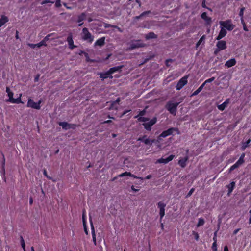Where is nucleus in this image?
Wrapping results in <instances>:
<instances>
[{
  "mask_svg": "<svg viewBox=\"0 0 251 251\" xmlns=\"http://www.w3.org/2000/svg\"><path fill=\"white\" fill-rule=\"evenodd\" d=\"M202 6H203V7H205V3H204V2H203L202 3Z\"/></svg>",
  "mask_w": 251,
  "mask_h": 251,
  "instance_id": "obj_63",
  "label": "nucleus"
},
{
  "mask_svg": "<svg viewBox=\"0 0 251 251\" xmlns=\"http://www.w3.org/2000/svg\"><path fill=\"white\" fill-rule=\"evenodd\" d=\"M245 156V154L244 153H242L240 157L239 160L236 162L240 165H241L244 162V157Z\"/></svg>",
  "mask_w": 251,
  "mask_h": 251,
  "instance_id": "obj_29",
  "label": "nucleus"
},
{
  "mask_svg": "<svg viewBox=\"0 0 251 251\" xmlns=\"http://www.w3.org/2000/svg\"><path fill=\"white\" fill-rule=\"evenodd\" d=\"M3 162L2 163V169H1V173L3 174V175H4V173H5V169H4L5 158L3 156Z\"/></svg>",
  "mask_w": 251,
  "mask_h": 251,
  "instance_id": "obj_36",
  "label": "nucleus"
},
{
  "mask_svg": "<svg viewBox=\"0 0 251 251\" xmlns=\"http://www.w3.org/2000/svg\"><path fill=\"white\" fill-rule=\"evenodd\" d=\"M82 220H83V225H85V224H86V217L84 213H83Z\"/></svg>",
  "mask_w": 251,
  "mask_h": 251,
  "instance_id": "obj_41",
  "label": "nucleus"
},
{
  "mask_svg": "<svg viewBox=\"0 0 251 251\" xmlns=\"http://www.w3.org/2000/svg\"><path fill=\"white\" fill-rule=\"evenodd\" d=\"M58 152H59V149H57V150L55 151V153H58Z\"/></svg>",
  "mask_w": 251,
  "mask_h": 251,
  "instance_id": "obj_64",
  "label": "nucleus"
},
{
  "mask_svg": "<svg viewBox=\"0 0 251 251\" xmlns=\"http://www.w3.org/2000/svg\"><path fill=\"white\" fill-rule=\"evenodd\" d=\"M130 176L133 177H134L135 178H138V179H142V178L141 177H137L136 176H135L134 175H132V174H131V176Z\"/></svg>",
  "mask_w": 251,
  "mask_h": 251,
  "instance_id": "obj_50",
  "label": "nucleus"
},
{
  "mask_svg": "<svg viewBox=\"0 0 251 251\" xmlns=\"http://www.w3.org/2000/svg\"><path fill=\"white\" fill-rule=\"evenodd\" d=\"M220 27L227 30L228 31L232 30L235 27V25L232 23L231 20H227L226 21H220L219 22Z\"/></svg>",
  "mask_w": 251,
  "mask_h": 251,
  "instance_id": "obj_2",
  "label": "nucleus"
},
{
  "mask_svg": "<svg viewBox=\"0 0 251 251\" xmlns=\"http://www.w3.org/2000/svg\"><path fill=\"white\" fill-rule=\"evenodd\" d=\"M50 36V35H49L46 36L45 38L44 39V40H43L42 41H41L39 43L36 44V47L40 48L42 46H46V42L49 39V37Z\"/></svg>",
  "mask_w": 251,
  "mask_h": 251,
  "instance_id": "obj_20",
  "label": "nucleus"
},
{
  "mask_svg": "<svg viewBox=\"0 0 251 251\" xmlns=\"http://www.w3.org/2000/svg\"><path fill=\"white\" fill-rule=\"evenodd\" d=\"M157 205L158 207L159 208V215L161 221L165 215V207L166 206V204L162 202H159Z\"/></svg>",
  "mask_w": 251,
  "mask_h": 251,
  "instance_id": "obj_7",
  "label": "nucleus"
},
{
  "mask_svg": "<svg viewBox=\"0 0 251 251\" xmlns=\"http://www.w3.org/2000/svg\"><path fill=\"white\" fill-rule=\"evenodd\" d=\"M220 31L218 35L217 36L216 39L218 40H220L221 39L224 37L227 34V32L226 30L222 28V27H220Z\"/></svg>",
  "mask_w": 251,
  "mask_h": 251,
  "instance_id": "obj_14",
  "label": "nucleus"
},
{
  "mask_svg": "<svg viewBox=\"0 0 251 251\" xmlns=\"http://www.w3.org/2000/svg\"><path fill=\"white\" fill-rule=\"evenodd\" d=\"M156 118L154 117L152 119L150 120L149 122L145 123L143 124L145 128L147 130H151V126L156 122Z\"/></svg>",
  "mask_w": 251,
  "mask_h": 251,
  "instance_id": "obj_10",
  "label": "nucleus"
},
{
  "mask_svg": "<svg viewBox=\"0 0 251 251\" xmlns=\"http://www.w3.org/2000/svg\"><path fill=\"white\" fill-rule=\"evenodd\" d=\"M249 214H250V217L249 218V223L250 224H251V210H250L249 211Z\"/></svg>",
  "mask_w": 251,
  "mask_h": 251,
  "instance_id": "obj_53",
  "label": "nucleus"
},
{
  "mask_svg": "<svg viewBox=\"0 0 251 251\" xmlns=\"http://www.w3.org/2000/svg\"><path fill=\"white\" fill-rule=\"evenodd\" d=\"M98 75H100V76L102 80H104V79L108 77L110 75L108 71L105 73H99Z\"/></svg>",
  "mask_w": 251,
  "mask_h": 251,
  "instance_id": "obj_24",
  "label": "nucleus"
},
{
  "mask_svg": "<svg viewBox=\"0 0 251 251\" xmlns=\"http://www.w3.org/2000/svg\"><path fill=\"white\" fill-rule=\"evenodd\" d=\"M48 3H53V2H51L49 0H45V1H43V2H42L41 4H45Z\"/></svg>",
  "mask_w": 251,
  "mask_h": 251,
  "instance_id": "obj_46",
  "label": "nucleus"
},
{
  "mask_svg": "<svg viewBox=\"0 0 251 251\" xmlns=\"http://www.w3.org/2000/svg\"><path fill=\"white\" fill-rule=\"evenodd\" d=\"M131 189H132V190L133 191H134V192H137V191H139V189H135V188H134V186H132L131 187Z\"/></svg>",
  "mask_w": 251,
  "mask_h": 251,
  "instance_id": "obj_55",
  "label": "nucleus"
},
{
  "mask_svg": "<svg viewBox=\"0 0 251 251\" xmlns=\"http://www.w3.org/2000/svg\"><path fill=\"white\" fill-rule=\"evenodd\" d=\"M90 223H91V232H92L93 241V242H94V244H95V245H96L97 241H96V233H95L94 226H93L91 220H90Z\"/></svg>",
  "mask_w": 251,
  "mask_h": 251,
  "instance_id": "obj_18",
  "label": "nucleus"
},
{
  "mask_svg": "<svg viewBox=\"0 0 251 251\" xmlns=\"http://www.w3.org/2000/svg\"><path fill=\"white\" fill-rule=\"evenodd\" d=\"M204 224V219L201 218L199 219V221H198L197 226V227H199L200 226L203 225Z\"/></svg>",
  "mask_w": 251,
  "mask_h": 251,
  "instance_id": "obj_31",
  "label": "nucleus"
},
{
  "mask_svg": "<svg viewBox=\"0 0 251 251\" xmlns=\"http://www.w3.org/2000/svg\"><path fill=\"white\" fill-rule=\"evenodd\" d=\"M131 176V174L130 173V172H125L123 173H122L121 174H120L119 175H118V177H124V176Z\"/></svg>",
  "mask_w": 251,
  "mask_h": 251,
  "instance_id": "obj_33",
  "label": "nucleus"
},
{
  "mask_svg": "<svg viewBox=\"0 0 251 251\" xmlns=\"http://www.w3.org/2000/svg\"><path fill=\"white\" fill-rule=\"evenodd\" d=\"M238 231H239V229H237V230H235L234 232V233L235 234H236L238 232Z\"/></svg>",
  "mask_w": 251,
  "mask_h": 251,
  "instance_id": "obj_61",
  "label": "nucleus"
},
{
  "mask_svg": "<svg viewBox=\"0 0 251 251\" xmlns=\"http://www.w3.org/2000/svg\"><path fill=\"white\" fill-rule=\"evenodd\" d=\"M217 242H214L212 244V249L214 251H217Z\"/></svg>",
  "mask_w": 251,
  "mask_h": 251,
  "instance_id": "obj_39",
  "label": "nucleus"
},
{
  "mask_svg": "<svg viewBox=\"0 0 251 251\" xmlns=\"http://www.w3.org/2000/svg\"><path fill=\"white\" fill-rule=\"evenodd\" d=\"M143 111L140 112V114L137 116H136L135 118H138V120L140 121L146 122L148 121V119L143 117L142 116L143 115Z\"/></svg>",
  "mask_w": 251,
  "mask_h": 251,
  "instance_id": "obj_26",
  "label": "nucleus"
},
{
  "mask_svg": "<svg viewBox=\"0 0 251 251\" xmlns=\"http://www.w3.org/2000/svg\"><path fill=\"white\" fill-rule=\"evenodd\" d=\"M224 251H228V249L227 246H225L224 249Z\"/></svg>",
  "mask_w": 251,
  "mask_h": 251,
  "instance_id": "obj_56",
  "label": "nucleus"
},
{
  "mask_svg": "<svg viewBox=\"0 0 251 251\" xmlns=\"http://www.w3.org/2000/svg\"><path fill=\"white\" fill-rule=\"evenodd\" d=\"M229 103V100L226 99L222 104L218 106V108L220 111H223L228 105Z\"/></svg>",
  "mask_w": 251,
  "mask_h": 251,
  "instance_id": "obj_16",
  "label": "nucleus"
},
{
  "mask_svg": "<svg viewBox=\"0 0 251 251\" xmlns=\"http://www.w3.org/2000/svg\"><path fill=\"white\" fill-rule=\"evenodd\" d=\"M85 19V15L84 14L80 15L78 18L77 22L79 23V26H81L83 24L82 21Z\"/></svg>",
  "mask_w": 251,
  "mask_h": 251,
  "instance_id": "obj_25",
  "label": "nucleus"
},
{
  "mask_svg": "<svg viewBox=\"0 0 251 251\" xmlns=\"http://www.w3.org/2000/svg\"><path fill=\"white\" fill-rule=\"evenodd\" d=\"M245 9L244 7H242L240 9V11L239 12V16L241 18L243 17V15H244V12Z\"/></svg>",
  "mask_w": 251,
  "mask_h": 251,
  "instance_id": "obj_38",
  "label": "nucleus"
},
{
  "mask_svg": "<svg viewBox=\"0 0 251 251\" xmlns=\"http://www.w3.org/2000/svg\"><path fill=\"white\" fill-rule=\"evenodd\" d=\"M147 13H148V12H144V13H143L142 14H141L140 15V16H139V17H136V19H138L139 18H140V17H141L143 16L144 15H145V14H147Z\"/></svg>",
  "mask_w": 251,
  "mask_h": 251,
  "instance_id": "obj_49",
  "label": "nucleus"
},
{
  "mask_svg": "<svg viewBox=\"0 0 251 251\" xmlns=\"http://www.w3.org/2000/svg\"><path fill=\"white\" fill-rule=\"evenodd\" d=\"M6 92L7 93V96L8 97V99L6 100L7 102H9L11 103L14 104H19V103H23V102L21 100V97L22 94L19 95V96L17 99L13 98L14 94L12 92H11L9 87H7L6 89Z\"/></svg>",
  "mask_w": 251,
  "mask_h": 251,
  "instance_id": "obj_1",
  "label": "nucleus"
},
{
  "mask_svg": "<svg viewBox=\"0 0 251 251\" xmlns=\"http://www.w3.org/2000/svg\"><path fill=\"white\" fill-rule=\"evenodd\" d=\"M31 251H35L34 248L33 247H31Z\"/></svg>",
  "mask_w": 251,
  "mask_h": 251,
  "instance_id": "obj_62",
  "label": "nucleus"
},
{
  "mask_svg": "<svg viewBox=\"0 0 251 251\" xmlns=\"http://www.w3.org/2000/svg\"><path fill=\"white\" fill-rule=\"evenodd\" d=\"M217 231H215L214 234V237L213 238V240L214 242H217Z\"/></svg>",
  "mask_w": 251,
  "mask_h": 251,
  "instance_id": "obj_44",
  "label": "nucleus"
},
{
  "mask_svg": "<svg viewBox=\"0 0 251 251\" xmlns=\"http://www.w3.org/2000/svg\"><path fill=\"white\" fill-rule=\"evenodd\" d=\"M55 5L56 7H59L60 6V0H57L56 2Z\"/></svg>",
  "mask_w": 251,
  "mask_h": 251,
  "instance_id": "obj_45",
  "label": "nucleus"
},
{
  "mask_svg": "<svg viewBox=\"0 0 251 251\" xmlns=\"http://www.w3.org/2000/svg\"><path fill=\"white\" fill-rule=\"evenodd\" d=\"M151 175H148L146 177V179H149L151 178Z\"/></svg>",
  "mask_w": 251,
  "mask_h": 251,
  "instance_id": "obj_57",
  "label": "nucleus"
},
{
  "mask_svg": "<svg viewBox=\"0 0 251 251\" xmlns=\"http://www.w3.org/2000/svg\"><path fill=\"white\" fill-rule=\"evenodd\" d=\"M59 125L65 130L73 128V126L65 122H59Z\"/></svg>",
  "mask_w": 251,
  "mask_h": 251,
  "instance_id": "obj_17",
  "label": "nucleus"
},
{
  "mask_svg": "<svg viewBox=\"0 0 251 251\" xmlns=\"http://www.w3.org/2000/svg\"><path fill=\"white\" fill-rule=\"evenodd\" d=\"M204 84H201L197 90H196L192 94V96H195L198 95L203 89L204 87Z\"/></svg>",
  "mask_w": 251,
  "mask_h": 251,
  "instance_id": "obj_28",
  "label": "nucleus"
},
{
  "mask_svg": "<svg viewBox=\"0 0 251 251\" xmlns=\"http://www.w3.org/2000/svg\"><path fill=\"white\" fill-rule=\"evenodd\" d=\"M240 166V165L239 164H238L237 162H236L234 165L230 167L229 171L231 172L235 169L239 167Z\"/></svg>",
  "mask_w": 251,
  "mask_h": 251,
  "instance_id": "obj_34",
  "label": "nucleus"
},
{
  "mask_svg": "<svg viewBox=\"0 0 251 251\" xmlns=\"http://www.w3.org/2000/svg\"><path fill=\"white\" fill-rule=\"evenodd\" d=\"M216 46L219 50H225L226 48V43L223 40L219 41L217 43Z\"/></svg>",
  "mask_w": 251,
  "mask_h": 251,
  "instance_id": "obj_11",
  "label": "nucleus"
},
{
  "mask_svg": "<svg viewBox=\"0 0 251 251\" xmlns=\"http://www.w3.org/2000/svg\"><path fill=\"white\" fill-rule=\"evenodd\" d=\"M178 105V103L169 102L167 104L166 108L171 114L175 115L176 114V107Z\"/></svg>",
  "mask_w": 251,
  "mask_h": 251,
  "instance_id": "obj_5",
  "label": "nucleus"
},
{
  "mask_svg": "<svg viewBox=\"0 0 251 251\" xmlns=\"http://www.w3.org/2000/svg\"><path fill=\"white\" fill-rule=\"evenodd\" d=\"M67 42L68 43L69 47L70 49H73L75 48V46L74 45V42L73 40L72 36L70 35L67 38Z\"/></svg>",
  "mask_w": 251,
  "mask_h": 251,
  "instance_id": "obj_19",
  "label": "nucleus"
},
{
  "mask_svg": "<svg viewBox=\"0 0 251 251\" xmlns=\"http://www.w3.org/2000/svg\"><path fill=\"white\" fill-rule=\"evenodd\" d=\"M8 20V18L7 17L2 15L0 19V27L7 22Z\"/></svg>",
  "mask_w": 251,
  "mask_h": 251,
  "instance_id": "obj_23",
  "label": "nucleus"
},
{
  "mask_svg": "<svg viewBox=\"0 0 251 251\" xmlns=\"http://www.w3.org/2000/svg\"><path fill=\"white\" fill-rule=\"evenodd\" d=\"M187 76H184L179 80L176 86V88L177 90H180L184 86L187 84Z\"/></svg>",
  "mask_w": 251,
  "mask_h": 251,
  "instance_id": "obj_6",
  "label": "nucleus"
},
{
  "mask_svg": "<svg viewBox=\"0 0 251 251\" xmlns=\"http://www.w3.org/2000/svg\"><path fill=\"white\" fill-rule=\"evenodd\" d=\"M130 110L125 111V112L123 113L122 115H124L126 114V113H127Z\"/></svg>",
  "mask_w": 251,
  "mask_h": 251,
  "instance_id": "obj_59",
  "label": "nucleus"
},
{
  "mask_svg": "<svg viewBox=\"0 0 251 251\" xmlns=\"http://www.w3.org/2000/svg\"><path fill=\"white\" fill-rule=\"evenodd\" d=\"M81 35V38L83 40L86 41L90 43H91L94 40L93 36L91 34V33L86 28H84L82 29Z\"/></svg>",
  "mask_w": 251,
  "mask_h": 251,
  "instance_id": "obj_3",
  "label": "nucleus"
},
{
  "mask_svg": "<svg viewBox=\"0 0 251 251\" xmlns=\"http://www.w3.org/2000/svg\"><path fill=\"white\" fill-rule=\"evenodd\" d=\"M143 46V43H141L140 41H137L136 43H134L132 45L131 48L134 49V48L142 47Z\"/></svg>",
  "mask_w": 251,
  "mask_h": 251,
  "instance_id": "obj_27",
  "label": "nucleus"
},
{
  "mask_svg": "<svg viewBox=\"0 0 251 251\" xmlns=\"http://www.w3.org/2000/svg\"><path fill=\"white\" fill-rule=\"evenodd\" d=\"M21 245H22L23 249H24V251H25V245L24 241L23 238H22V240H21Z\"/></svg>",
  "mask_w": 251,
  "mask_h": 251,
  "instance_id": "obj_42",
  "label": "nucleus"
},
{
  "mask_svg": "<svg viewBox=\"0 0 251 251\" xmlns=\"http://www.w3.org/2000/svg\"><path fill=\"white\" fill-rule=\"evenodd\" d=\"M236 63V61L235 60V59L234 58H231L228 60H227L226 63H225V66L227 67V68H230V67H231L233 66H234Z\"/></svg>",
  "mask_w": 251,
  "mask_h": 251,
  "instance_id": "obj_15",
  "label": "nucleus"
},
{
  "mask_svg": "<svg viewBox=\"0 0 251 251\" xmlns=\"http://www.w3.org/2000/svg\"><path fill=\"white\" fill-rule=\"evenodd\" d=\"M28 45H29V47H30L32 48H35V47H36V44H29Z\"/></svg>",
  "mask_w": 251,
  "mask_h": 251,
  "instance_id": "obj_48",
  "label": "nucleus"
},
{
  "mask_svg": "<svg viewBox=\"0 0 251 251\" xmlns=\"http://www.w3.org/2000/svg\"><path fill=\"white\" fill-rule=\"evenodd\" d=\"M249 142H245V144H244L242 147V149L243 150H245L248 146V144Z\"/></svg>",
  "mask_w": 251,
  "mask_h": 251,
  "instance_id": "obj_43",
  "label": "nucleus"
},
{
  "mask_svg": "<svg viewBox=\"0 0 251 251\" xmlns=\"http://www.w3.org/2000/svg\"><path fill=\"white\" fill-rule=\"evenodd\" d=\"M146 37L147 39H150V38H156V36L154 34V33L151 32L150 33L146 35Z\"/></svg>",
  "mask_w": 251,
  "mask_h": 251,
  "instance_id": "obj_35",
  "label": "nucleus"
},
{
  "mask_svg": "<svg viewBox=\"0 0 251 251\" xmlns=\"http://www.w3.org/2000/svg\"><path fill=\"white\" fill-rule=\"evenodd\" d=\"M188 160V157L187 156L184 158H180L178 161V164L182 168H184L187 165V162Z\"/></svg>",
  "mask_w": 251,
  "mask_h": 251,
  "instance_id": "obj_13",
  "label": "nucleus"
},
{
  "mask_svg": "<svg viewBox=\"0 0 251 251\" xmlns=\"http://www.w3.org/2000/svg\"><path fill=\"white\" fill-rule=\"evenodd\" d=\"M201 17L204 20L206 24L207 25H210L212 22L211 18L207 15L206 13L203 12L201 15Z\"/></svg>",
  "mask_w": 251,
  "mask_h": 251,
  "instance_id": "obj_12",
  "label": "nucleus"
},
{
  "mask_svg": "<svg viewBox=\"0 0 251 251\" xmlns=\"http://www.w3.org/2000/svg\"><path fill=\"white\" fill-rule=\"evenodd\" d=\"M241 22L242 25H244L246 24L245 22V21L244 20V18L243 17L241 18Z\"/></svg>",
  "mask_w": 251,
  "mask_h": 251,
  "instance_id": "obj_52",
  "label": "nucleus"
},
{
  "mask_svg": "<svg viewBox=\"0 0 251 251\" xmlns=\"http://www.w3.org/2000/svg\"><path fill=\"white\" fill-rule=\"evenodd\" d=\"M174 157L175 156L174 155H170L166 158H160L156 161V163L167 164V163L172 161L174 159Z\"/></svg>",
  "mask_w": 251,
  "mask_h": 251,
  "instance_id": "obj_8",
  "label": "nucleus"
},
{
  "mask_svg": "<svg viewBox=\"0 0 251 251\" xmlns=\"http://www.w3.org/2000/svg\"><path fill=\"white\" fill-rule=\"evenodd\" d=\"M174 131H177V130L176 128H171L167 130L163 131L159 136L160 139H161V137H166L170 135H171L173 133Z\"/></svg>",
  "mask_w": 251,
  "mask_h": 251,
  "instance_id": "obj_9",
  "label": "nucleus"
},
{
  "mask_svg": "<svg viewBox=\"0 0 251 251\" xmlns=\"http://www.w3.org/2000/svg\"><path fill=\"white\" fill-rule=\"evenodd\" d=\"M41 102V100H40L38 102H35L32 99H29L27 103V107L39 110L41 108L40 104Z\"/></svg>",
  "mask_w": 251,
  "mask_h": 251,
  "instance_id": "obj_4",
  "label": "nucleus"
},
{
  "mask_svg": "<svg viewBox=\"0 0 251 251\" xmlns=\"http://www.w3.org/2000/svg\"><path fill=\"white\" fill-rule=\"evenodd\" d=\"M119 69H120V68L118 67H113V68H110L108 71L109 73V74L110 75H111L112 74L115 72L116 71H118Z\"/></svg>",
  "mask_w": 251,
  "mask_h": 251,
  "instance_id": "obj_30",
  "label": "nucleus"
},
{
  "mask_svg": "<svg viewBox=\"0 0 251 251\" xmlns=\"http://www.w3.org/2000/svg\"><path fill=\"white\" fill-rule=\"evenodd\" d=\"M205 38V35H203L201 37V38L199 39V40L198 41V42H197V44H196V47H198L199 46L202 42L204 41V39Z\"/></svg>",
  "mask_w": 251,
  "mask_h": 251,
  "instance_id": "obj_32",
  "label": "nucleus"
},
{
  "mask_svg": "<svg viewBox=\"0 0 251 251\" xmlns=\"http://www.w3.org/2000/svg\"><path fill=\"white\" fill-rule=\"evenodd\" d=\"M194 191V189L193 188H192L189 192L188 195L190 196L193 193Z\"/></svg>",
  "mask_w": 251,
  "mask_h": 251,
  "instance_id": "obj_51",
  "label": "nucleus"
},
{
  "mask_svg": "<svg viewBox=\"0 0 251 251\" xmlns=\"http://www.w3.org/2000/svg\"><path fill=\"white\" fill-rule=\"evenodd\" d=\"M214 77H211L209 79H208L207 80H206L203 83H202V84H204V86L205 85V84H206L207 83H210V82H212L213 81H214Z\"/></svg>",
  "mask_w": 251,
  "mask_h": 251,
  "instance_id": "obj_37",
  "label": "nucleus"
},
{
  "mask_svg": "<svg viewBox=\"0 0 251 251\" xmlns=\"http://www.w3.org/2000/svg\"><path fill=\"white\" fill-rule=\"evenodd\" d=\"M44 175L46 176H47V177H49L48 176H47V171H46V170H44Z\"/></svg>",
  "mask_w": 251,
  "mask_h": 251,
  "instance_id": "obj_58",
  "label": "nucleus"
},
{
  "mask_svg": "<svg viewBox=\"0 0 251 251\" xmlns=\"http://www.w3.org/2000/svg\"><path fill=\"white\" fill-rule=\"evenodd\" d=\"M235 183L233 181L227 186L228 189V195L229 196L234 188Z\"/></svg>",
  "mask_w": 251,
  "mask_h": 251,
  "instance_id": "obj_22",
  "label": "nucleus"
},
{
  "mask_svg": "<svg viewBox=\"0 0 251 251\" xmlns=\"http://www.w3.org/2000/svg\"><path fill=\"white\" fill-rule=\"evenodd\" d=\"M243 29H244V30L245 31H248V28H247V27L246 26V24L244 25H243Z\"/></svg>",
  "mask_w": 251,
  "mask_h": 251,
  "instance_id": "obj_54",
  "label": "nucleus"
},
{
  "mask_svg": "<svg viewBox=\"0 0 251 251\" xmlns=\"http://www.w3.org/2000/svg\"><path fill=\"white\" fill-rule=\"evenodd\" d=\"M193 234L195 236V239L196 240H198L199 238V235L198 233L195 231L193 232Z\"/></svg>",
  "mask_w": 251,
  "mask_h": 251,
  "instance_id": "obj_40",
  "label": "nucleus"
},
{
  "mask_svg": "<svg viewBox=\"0 0 251 251\" xmlns=\"http://www.w3.org/2000/svg\"><path fill=\"white\" fill-rule=\"evenodd\" d=\"M83 226H84V231H85V233L86 234H88V229L86 227V224H85V225H83Z\"/></svg>",
  "mask_w": 251,
  "mask_h": 251,
  "instance_id": "obj_47",
  "label": "nucleus"
},
{
  "mask_svg": "<svg viewBox=\"0 0 251 251\" xmlns=\"http://www.w3.org/2000/svg\"><path fill=\"white\" fill-rule=\"evenodd\" d=\"M105 37H102L98 39L95 43V46H101L104 44Z\"/></svg>",
  "mask_w": 251,
  "mask_h": 251,
  "instance_id": "obj_21",
  "label": "nucleus"
},
{
  "mask_svg": "<svg viewBox=\"0 0 251 251\" xmlns=\"http://www.w3.org/2000/svg\"><path fill=\"white\" fill-rule=\"evenodd\" d=\"M161 228L163 229V227H164V225L163 223H161Z\"/></svg>",
  "mask_w": 251,
  "mask_h": 251,
  "instance_id": "obj_60",
  "label": "nucleus"
}]
</instances>
